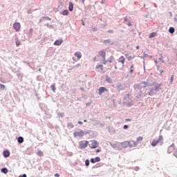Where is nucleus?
<instances>
[{
	"instance_id": "obj_53",
	"label": "nucleus",
	"mask_w": 177,
	"mask_h": 177,
	"mask_svg": "<svg viewBox=\"0 0 177 177\" xmlns=\"http://www.w3.org/2000/svg\"><path fill=\"white\" fill-rule=\"evenodd\" d=\"M77 66H80V64H77Z\"/></svg>"
},
{
	"instance_id": "obj_10",
	"label": "nucleus",
	"mask_w": 177,
	"mask_h": 177,
	"mask_svg": "<svg viewBox=\"0 0 177 177\" xmlns=\"http://www.w3.org/2000/svg\"><path fill=\"white\" fill-rule=\"evenodd\" d=\"M99 55H100V56H102V57L103 60H105V59H106V51H104V50H100V51L99 52Z\"/></svg>"
},
{
	"instance_id": "obj_38",
	"label": "nucleus",
	"mask_w": 177,
	"mask_h": 177,
	"mask_svg": "<svg viewBox=\"0 0 177 177\" xmlns=\"http://www.w3.org/2000/svg\"><path fill=\"white\" fill-rule=\"evenodd\" d=\"M92 31H97V28H94L92 29Z\"/></svg>"
},
{
	"instance_id": "obj_42",
	"label": "nucleus",
	"mask_w": 177,
	"mask_h": 177,
	"mask_svg": "<svg viewBox=\"0 0 177 177\" xmlns=\"http://www.w3.org/2000/svg\"><path fill=\"white\" fill-rule=\"evenodd\" d=\"M124 21H128V17H124Z\"/></svg>"
},
{
	"instance_id": "obj_11",
	"label": "nucleus",
	"mask_w": 177,
	"mask_h": 177,
	"mask_svg": "<svg viewBox=\"0 0 177 177\" xmlns=\"http://www.w3.org/2000/svg\"><path fill=\"white\" fill-rule=\"evenodd\" d=\"M3 157H5V158H8V157L10 156V152H9V151L8 150H5L3 152Z\"/></svg>"
},
{
	"instance_id": "obj_41",
	"label": "nucleus",
	"mask_w": 177,
	"mask_h": 177,
	"mask_svg": "<svg viewBox=\"0 0 177 177\" xmlns=\"http://www.w3.org/2000/svg\"><path fill=\"white\" fill-rule=\"evenodd\" d=\"M19 177H27L26 174H24L23 176H19Z\"/></svg>"
},
{
	"instance_id": "obj_21",
	"label": "nucleus",
	"mask_w": 177,
	"mask_h": 177,
	"mask_svg": "<svg viewBox=\"0 0 177 177\" xmlns=\"http://www.w3.org/2000/svg\"><path fill=\"white\" fill-rule=\"evenodd\" d=\"M161 89V84H158L155 86V91H160Z\"/></svg>"
},
{
	"instance_id": "obj_39",
	"label": "nucleus",
	"mask_w": 177,
	"mask_h": 177,
	"mask_svg": "<svg viewBox=\"0 0 177 177\" xmlns=\"http://www.w3.org/2000/svg\"><path fill=\"white\" fill-rule=\"evenodd\" d=\"M108 32L113 33V32H114V31H113V30H109L108 31Z\"/></svg>"
},
{
	"instance_id": "obj_43",
	"label": "nucleus",
	"mask_w": 177,
	"mask_h": 177,
	"mask_svg": "<svg viewBox=\"0 0 177 177\" xmlns=\"http://www.w3.org/2000/svg\"><path fill=\"white\" fill-rule=\"evenodd\" d=\"M72 59L73 62H77V59H75V57H73Z\"/></svg>"
},
{
	"instance_id": "obj_30",
	"label": "nucleus",
	"mask_w": 177,
	"mask_h": 177,
	"mask_svg": "<svg viewBox=\"0 0 177 177\" xmlns=\"http://www.w3.org/2000/svg\"><path fill=\"white\" fill-rule=\"evenodd\" d=\"M85 165L86 167H88L89 165V160L87 159V160H85Z\"/></svg>"
},
{
	"instance_id": "obj_52",
	"label": "nucleus",
	"mask_w": 177,
	"mask_h": 177,
	"mask_svg": "<svg viewBox=\"0 0 177 177\" xmlns=\"http://www.w3.org/2000/svg\"><path fill=\"white\" fill-rule=\"evenodd\" d=\"M172 147H169V149H171Z\"/></svg>"
},
{
	"instance_id": "obj_27",
	"label": "nucleus",
	"mask_w": 177,
	"mask_h": 177,
	"mask_svg": "<svg viewBox=\"0 0 177 177\" xmlns=\"http://www.w3.org/2000/svg\"><path fill=\"white\" fill-rule=\"evenodd\" d=\"M156 32H152L149 35V38H153V37H156Z\"/></svg>"
},
{
	"instance_id": "obj_31",
	"label": "nucleus",
	"mask_w": 177,
	"mask_h": 177,
	"mask_svg": "<svg viewBox=\"0 0 177 177\" xmlns=\"http://www.w3.org/2000/svg\"><path fill=\"white\" fill-rule=\"evenodd\" d=\"M94 160L95 162H99V161H100V158L99 157H96Z\"/></svg>"
},
{
	"instance_id": "obj_22",
	"label": "nucleus",
	"mask_w": 177,
	"mask_h": 177,
	"mask_svg": "<svg viewBox=\"0 0 177 177\" xmlns=\"http://www.w3.org/2000/svg\"><path fill=\"white\" fill-rule=\"evenodd\" d=\"M37 156H39V157H42V156H44V152L42 151H38L37 153Z\"/></svg>"
},
{
	"instance_id": "obj_45",
	"label": "nucleus",
	"mask_w": 177,
	"mask_h": 177,
	"mask_svg": "<svg viewBox=\"0 0 177 177\" xmlns=\"http://www.w3.org/2000/svg\"><path fill=\"white\" fill-rule=\"evenodd\" d=\"M107 63V61L106 59L104 60V64H106Z\"/></svg>"
},
{
	"instance_id": "obj_40",
	"label": "nucleus",
	"mask_w": 177,
	"mask_h": 177,
	"mask_svg": "<svg viewBox=\"0 0 177 177\" xmlns=\"http://www.w3.org/2000/svg\"><path fill=\"white\" fill-rule=\"evenodd\" d=\"M80 2H82V3H85V0H80Z\"/></svg>"
},
{
	"instance_id": "obj_25",
	"label": "nucleus",
	"mask_w": 177,
	"mask_h": 177,
	"mask_svg": "<svg viewBox=\"0 0 177 177\" xmlns=\"http://www.w3.org/2000/svg\"><path fill=\"white\" fill-rule=\"evenodd\" d=\"M106 81L109 84H111L113 82V81L111 80V78H110V77H106Z\"/></svg>"
},
{
	"instance_id": "obj_13",
	"label": "nucleus",
	"mask_w": 177,
	"mask_h": 177,
	"mask_svg": "<svg viewBox=\"0 0 177 177\" xmlns=\"http://www.w3.org/2000/svg\"><path fill=\"white\" fill-rule=\"evenodd\" d=\"M73 9H74V4H73V2H69L68 10L70 12H73Z\"/></svg>"
},
{
	"instance_id": "obj_50",
	"label": "nucleus",
	"mask_w": 177,
	"mask_h": 177,
	"mask_svg": "<svg viewBox=\"0 0 177 177\" xmlns=\"http://www.w3.org/2000/svg\"><path fill=\"white\" fill-rule=\"evenodd\" d=\"M115 68H117V66H115Z\"/></svg>"
},
{
	"instance_id": "obj_16",
	"label": "nucleus",
	"mask_w": 177,
	"mask_h": 177,
	"mask_svg": "<svg viewBox=\"0 0 177 177\" xmlns=\"http://www.w3.org/2000/svg\"><path fill=\"white\" fill-rule=\"evenodd\" d=\"M140 86L141 88H146L147 86V82H142L140 84Z\"/></svg>"
},
{
	"instance_id": "obj_23",
	"label": "nucleus",
	"mask_w": 177,
	"mask_h": 177,
	"mask_svg": "<svg viewBox=\"0 0 177 177\" xmlns=\"http://www.w3.org/2000/svg\"><path fill=\"white\" fill-rule=\"evenodd\" d=\"M62 15H63V16H67V15H68V11L67 10H64L62 12Z\"/></svg>"
},
{
	"instance_id": "obj_14",
	"label": "nucleus",
	"mask_w": 177,
	"mask_h": 177,
	"mask_svg": "<svg viewBox=\"0 0 177 177\" xmlns=\"http://www.w3.org/2000/svg\"><path fill=\"white\" fill-rule=\"evenodd\" d=\"M82 135H84V131L74 133V136L75 138H77V136H82Z\"/></svg>"
},
{
	"instance_id": "obj_29",
	"label": "nucleus",
	"mask_w": 177,
	"mask_h": 177,
	"mask_svg": "<svg viewBox=\"0 0 177 177\" xmlns=\"http://www.w3.org/2000/svg\"><path fill=\"white\" fill-rule=\"evenodd\" d=\"M174 82V75H172L170 77V84H172Z\"/></svg>"
},
{
	"instance_id": "obj_34",
	"label": "nucleus",
	"mask_w": 177,
	"mask_h": 177,
	"mask_svg": "<svg viewBox=\"0 0 177 177\" xmlns=\"http://www.w3.org/2000/svg\"><path fill=\"white\" fill-rule=\"evenodd\" d=\"M123 128H124V129H128V125L124 124V125L123 126Z\"/></svg>"
},
{
	"instance_id": "obj_24",
	"label": "nucleus",
	"mask_w": 177,
	"mask_h": 177,
	"mask_svg": "<svg viewBox=\"0 0 177 177\" xmlns=\"http://www.w3.org/2000/svg\"><path fill=\"white\" fill-rule=\"evenodd\" d=\"M15 44L17 46H19V45H21V42H20V41L17 39H16Z\"/></svg>"
},
{
	"instance_id": "obj_26",
	"label": "nucleus",
	"mask_w": 177,
	"mask_h": 177,
	"mask_svg": "<svg viewBox=\"0 0 177 177\" xmlns=\"http://www.w3.org/2000/svg\"><path fill=\"white\" fill-rule=\"evenodd\" d=\"M118 91H124V87L122 85L118 86Z\"/></svg>"
},
{
	"instance_id": "obj_7",
	"label": "nucleus",
	"mask_w": 177,
	"mask_h": 177,
	"mask_svg": "<svg viewBox=\"0 0 177 177\" xmlns=\"http://www.w3.org/2000/svg\"><path fill=\"white\" fill-rule=\"evenodd\" d=\"M107 91H109V90L105 87H100V88L98 89V93L100 96H102L104 92H107Z\"/></svg>"
},
{
	"instance_id": "obj_18",
	"label": "nucleus",
	"mask_w": 177,
	"mask_h": 177,
	"mask_svg": "<svg viewBox=\"0 0 177 177\" xmlns=\"http://www.w3.org/2000/svg\"><path fill=\"white\" fill-rule=\"evenodd\" d=\"M17 141L18 143H23V142H24V138H23V137H19Z\"/></svg>"
},
{
	"instance_id": "obj_48",
	"label": "nucleus",
	"mask_w": 177,
	"mask_h": 177,
	"mask_svg": "<svg viewBox=\"0 0 177 177\" xmlns=\"http://www.w3.org/2000/svg\"><path fill=\"white\" fill-rule=\"evenodd\" d=\"M136 49H137V50H139V46H136Z\"/></svg>"
},
{
	"instance_id": "obj_44",
	"label": "nucleus",
	"mask_w": 177,
	"mask_h": 177,
	"mask_svg": "<svg viewBox=\"0 0 177 177\" xmlns=\"http://www.w3.org/2000/svg\"><path fill=\"white\" fill-rule=\"evenodd\" d=\"M96 153H100V149H97Z\"/></svg>"
},
{
	"instance_id": "obj_4",
	"label": "nucleus",
	"mask_w": 177,
	"mask_h": 177,
	"mask_svg": "<svg viewBox=\"0 0 177 177\" xmlns=\"http://www.w3.org/2000/svg\"><path fill=\"white\" fill-rule=\"evenodd\" d=\"M13 28L18 32V31H20V28H21V25H20V23L16 22L13 24Z\"/></svg>"
},
{
	"instance_id": "obj_5",
	"label": "nucleus",
	"mask_w": 177,
	"mask_h": 177,
	"mask_svg": "<svg viewBox=\"0 0 177 177\" xmlns=\"http://www.w3.org/2000/svg\"><path fill=\"white\" fill-rule=\"evenodd\" d=\"M91 145H90V147L91 149H96V147H97L99 146V143L97 142H96V140H91Z\"/></svg>"
},
{
	"instance_id": "obj_35",
	"label": "nucleus",
	"mask_w": 177,
	"mask_h": 177,
	"mask_svg": "<svg viewBox=\"0 0 177 177\" xmlns=\"http://www.w3.org/2000/svg\"><path fill=\"white\" fill-rule=\"evenodd\" d=\"M126 96L128 97V99H131V95L129 94H127Z\"/></svg>"
},
{
	"instance_id": "obj_51",
	"label": "nucleus",
	"mask_w": 177,
	"mask_h": 177,
	"mask_svg": "<svg viewBox=\"0 0 177 177\" xmlns=\"http://www.w3.org/2000/svg\"><path fill=\"white\" fill-rule=\"evenodd\" d=\"M155 63H157V61H155Z\"/></svg>"
},
{
	"instance_id": "obj_17",
	"label": "nucleus",
	"mask_w": 177,
	"mask_h": 177,
	"mask_svg": "<svg viewBox=\"0 0 177 177\" xmlns=\"http://www.w3.org/2000/svg\"><path fill=\"white\" fill-rule=\"evenodd\" d=\"M142 140H143V137L140 136V137L137 138V139H136V143H137V145H138L140 142H142Z\"/></svg>"
},
{
	"instance_id": "obj_3",
	"label": "nucleus",
	"mask_w": 177,
	"mask_h": 177,
	"mask_svg": "<svg viewBox=\"0 0 177 177\" xmlns=\"http://www.w3.org/2000/svg\"><path fill=\"white\" fill-rule=\"evenodd\" d=\"M118 64H120V67H121V68H122L124 67V64L125 63V57L124 56H121L118 59Z\"/></svg>"
},
{
	"instance_id": "obj_19",
	"label": "nucleus",
	"mask_w": 177,
	"mask_h": 177,
	"mask_svg": "<svg viewBox=\"0 0 177 177\" xmlns=\"http://www.w3.org/2000/svg\"><path fill=\"white\" fill-rule=\"evenodd\" d=\"M169 32H170V34H174V32H175V28H174L173 27H171L169 29Z\"/></svg>"
},
{
	"instance_id": "obj_12",
	"label": "nucleus",
	"mask_w": 177,
	"mask_h": 177,
	"mask_svg": "<svg viewBox=\"0 0 177 177\" xmlns=\"http://www.w3.org/2000/svg\"><path fill=\"white\" fill-rule=\"evenodd\" d=\"M74 55L77 58V60H80V59L82 57V54H81V52H76L75 53Z\"/></svg>"
},
{
	"instance_id": "obj_33",
	"label": "nucleus",
	"mask_w": 177,
	"mask_h": 177,
	"mask_svg": "<svg viewBox=\"0 0 177 177\" xmlns=\"http://www.w3.org/2000/svg\"><path fill=\"white\" fill-rule=\"evenodd\" d=\"M91 162H92V164H95V162H96L95 161L94 158H91Z\"/></svg>"
},
{
	"instance_id": "obj_1",
	"label": "nucleus",
	"mask_w": 177,
	"mask_h": 177,
	"mask_svg": "<svg viewBox=\"0 0 177 177\" xmlns=\"http://www.w3.org/2000/svg\"><path fill=\"white\" fill-rule=\"evenodd\" d=\"M162 140H164V138L162 137V136H159L158 139L157 140L152 141L151 145V146H153L154 147L157 146L158 145V143H161V142H162Z\"/></svg>"
},
{
	"instance_id": "obj_8",
	"label": "nucleus",
	"mask_w": 177,
	"mask_h": 177,
	"mask_svg": "<svg viewBox=\"0 0 177 177\" xmlns=\"http://www.w3.org/2000/svg\"><path fill=\"white\" fill-rule=\"evenodd\" d=\"M95 70L98 73H104V71H103V65H97L95 66Z\"/></svg>"
},
{
	"instance_id": "obj_46",
	"label": "nucleus",
	"mask_w": 177,
	"mask_h": 177,
	"mask_svg": "<svg viewBox=\"0 0 177 177\" xmlns=\"http://www.w3.org/2000/svg\"><path fill=\"white\" fill-rule=\"evenodd\" d=\"M125 121H127V122L131 121V119H125Z\"/></svg>"
},
{
	"instance_id": "obj_36",
	"label": "nucleus",
	"mask_w": 177,
	"mask_h": 177,
	"mask_svg": "<svg viewBox=\"0 0 177 177\" xmlns=\"http://www.w3.org/2000/svg\"><path fill=\"white\" fill-rule=\"evenodd\" d=\"M55 177H60V175H59V174H55Z\"/></svg>"
},
{
	"instance_id": "obj_15",
	"label": "nucleus",
	"mask_w": 177,
	"mask_h": 177,
	"mask_svg": "<svg viewBox=\"0 0 177 177\" xmlns=\"http://www.w3.org/2000/svg\"><path fill=\"white\" fill-rule=\"evenodd\" d=\"M134 68H135V66L133 64H132L130 66V74H133V73L135 71Z\"/></svg>"
},
{
	"instance_id": "obj_9",
	"label": "nucleus",
	"mask_w": 177,
	"mask_h": 177,
	"mask_svg": "<svg viewBox=\"0 0 177 177\" xmlns=\"http://www.w3.org/2000/svg\"><path fill=\"white\" fill-rule=\"evenodd\" d=\"M62 44H63V39H59V40H56L55 42H54V45L55 46H60V45H62Z\"/></svg>"
},
{
	"instance_id": "obj_32",
	"label": "nucleus",
	"mask_w": 177,
	"mask_h": 177,
	"mask_svg": "<svg viewBox=\"0 0 177 177\" xmlns=\"http://www.w3.org/2000/svg\"><path fill=\"white\" fill-rule=\"evenodd\" d=\"M6 86L3 84H0V89H5Z\"/></svg>"
},
{
	"instance_id": "obj_28",
	"label": "nucleus",
	"mask_w": 177,
	"mask_h": 177,
	"mask_svg": "<svg viewBox=\"0 0 177 177\" xmlns=\"http://www.w3.org/2000/svg\"><path fill=\"white\" fill-rule=\"evenodd\" d=\"M1 172H3V174H8V169L6 168L2 169Z\"/></svg>"
},
{
	"instance_id": "obj_47",
	"label": "nucleus",
	"mask_w": 177,
	"mask_h": 177,
	"mask_svg": "<svg viewBox=\"0 0 177 177\" xmlns=\"http://www.w3.org/2000/svg\"><path fill=\"white\" fill-rule=\"evenodd\" d=\"M78 124H80V125H82V122H78Z\"/></svg>"
},
{
	"instance_id": "obj_37",
	"label": "nucleus",
	"mask_w": 177,
	"mask_h": 177,
	"mask_svg": "<svg viewBox=\"0 0 177 177\" xmlns=\"http://www.w3.org/2000/svg\"><path fill=\"white\" fill-rule=\"evenodd\" d=\"M128 26H129V27H131V26H132V24H131V21H129Z\"/></svg>"
},
{
	"instance_id": "obj_49",
	"label": "nucleus",
	"mask_w": 177,
	"mask_h": 177,
	"mask_svg": "<svg viewBox=\"0 0 177 177\" xmlns=\"http://www.w3.org/2000/svg\"><path fill=\"white\" fill-rule=\"evenodd\" d=\"M84 122H86V120H84Z\"/></svg>"
},
{
	"instance_id": "obj_6",
	"label": "nucleus",
	"mask_w": 177,
	"mask_h": 177,
	"mask_svg": "<svg viewBox=\"0 0 177 177\" xmlns=\"http://www.w3.org/2000/svg\"><path fill=\"white\" fill-rule=\"evenodd\" d=\"M88 141H81L80 143V149H85L88 147Z\"/></svg>"
},
{
	"instance_id": "obj_20",
	"label": "nucleus",
	"mask_w": 177,
	"mask_h": 177,
	"mask_svg": "<svg viewBox=\"0 0 177 177\" xmlns=\"http://www.w3.org/2000/svg\"><path fill=\"white\" fill-rule=\"evenodd\" d=\"M51 89L53 91V92H55L56 91V84H53L50 86Z\"/></svg>"
},
{
	"instance_id": "obj_2",
	"label": "nucleus",
	"mask_w": 177,
	"mask_h": 177,
	"mask_svg": "<svg viewBox=\"0 0 177 177\" xmlns=\"http://www.w3.org/2000/svg\"><path fill=\"white\" fill-rule=\"evenodd\" d=\"M124 143L129 145V147H136L138 146V142L135 140L126 141Z\"/></svg>"
}]
</instances>
